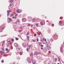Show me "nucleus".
<instances>
[{
  "label": "nucleus",
  "instance_id": "1",
  "mask_svg": "<svg viewBox=\"0 0 64 64\" xmlns=\"http://www.w3.org/2000/svg\"><path fill=\"white\" fill-rule=\"evenodd\" d=\"M52 37L54 38V39L56 40V39H57V38H58V36L56 34H55Z\"/></svg>",
  "mask_w": 64,
  "mask_h": 64
},
{
  "label": "nucleus",
  "instance_id": "2",
  "mask_svg": "<svg viewBox=\"0 0 64 64\" xmlns=\"http://www.w3.org/2000/svg\"><path fill=\"white\" fill-rule=\"evenodd\" d=\"M10 12H12V10H10L8 11V10L7 11V16H8H8L9 15H10Z\"/></svg>",
  "mask_w": 64,
  "mask_h": 64
},
{
  "label": "nucleus",
  "instance_id": "3",
  "mask_svg": "<svg viewBox=\"0 0 64 64\" xmlns=\"http://www.w3.org/2000/svg\"><path fill=\"white\" fill-rule=\"evenodd\" d=\"M60 51L62 53H63V46H62L60 47Z\"/></svg>",
  "mask_w": 64,
  "mask_h": 64
},
{
  "label": "nucleus",
  "instance_id": "4",
  "mask_svg": "<svg viewBox=\"0 0 64 64\" xmlns=\"http://www.w3.org/2000/svg\"><path fill=\"white\" fill-rule=\"evenodd\" d=\"M27 61L28 62H29L30 63H31V61L30 60V58L28 57L27 58Z\"/></svg>",
  "mask_w": 64,
  "mask_h": 64
},
{
  "label": "nucleus",
  "instance_id": "5",
  "mask_svg": "<svg viewBox=\"0 0 64 64\" xmlns=\"http://www.w3.org/2000/svg\"><path fill=\"white\" fill-rule=\"evenodd\" d=\"M27 61L28 62H29L30 63H31V61L30 60V58L28 57L27 58Z\"/></svg>",
  "mask_w": 64,
  "mask_h": 64
},
{
  "label": "nucleus",
  "instance_id": "6",
  "mask_svg": "<svg viewBox=\"0 0 64 64\" xmlns=\"http://www.w3.org/2000/svg\"><path fill=\"white\" fill-rule=\"evenodd\" d=\"M18 13H21L22 11V10H18L16 11Z\"/></svg>",
  "mask_w": 64,
  "mask_h": 64
},
{
  "label": "nucleus",
  "instance_id": "7",
  "mask_svg": "<svg viewBox=\"0 0 64 64\" xmlns=\"http://www.w3.org/2000/svg\"><path fill=\"white\" fill-rule=\"evenodd\" d=\"M5 29V27H2L0 29V32H2L3 31L2 29Z\"/></svg>",
  "mask_w": 64,
  "mask_h": 64
},
{
  "label": "nucleus",
  "instance_id": "8",
  "mask_svg": "<svg viewBox=\"0 0 64 64\" xmlns=\"http://www.w3.org/2000/svg\"><path fill=\"white\" fill-rule=\"evenodd\" d=\"M22 22H25L26 21V19L25 18H24L22 19Z\"/></svg>",
  "mask_w": 64,
  "mask_h": 64
},
{
  "label": "nucleus",
  "instance_id": "9",
  "mask_svg": "<svg viewBox=\"0 0 64 64\" xmlns=\"http://www.w3.org/2000/svg\"><path fill=\"white\" fill-rule=\"evenodd\" d=\"M13 27L14 29H16L17 28V27L16 25H14L13 26Z\"/></svg>",
  "mask_w": 64,
  "mask_h": 64
},
{
  "label": "nucleus",
  "instance_id": "10",
  "mask_svg": "<svg viewBox=\"0 0 64 64\" xmlns=\"http://www.w3.org/2000/svg\"><path fill=\"white\" fill-rule=\"evenodd\" d=\"M32 63L33 64H35L36 62L35 61H33V59H32Z\"/></svg>",
  "mask_w": 64,
  "mask_h": 64
},
{
  "label": "nucleus",
  "instance_id": "11",
  "mask_svg": "<svg viewBox=\"0 0 64 64\" xmlns=\"http://www.w3.org/2000/svg\"><path fill=\"white\" fill-rule=\"evenodd\" d=\"M22 45L25 48L26 47V44L25 43H23L22 44Z\"/></svg>",
  "mask_w": 64,
  "mask_h": 64
},
{
  "label": "nucleus",
  "instance_id": "12",
  "mask_svg": "<svg viewBox=\"0 0 64 64\" xmlns=\"http://www.w3.org/2000/svg\"><path fill=\"white\" fill-rule=\"evenodd\" d=\"M14 45L15 47H18V44H17L16 43L14 44Z\"/></svg>",
  "mask_w": 64,
  "mask_h": 64
},
{
  "label": "nucleus",
  "instance_id": "13",
  "mask_svg": "<svg viewBox=\"0 0 64 64\" xmlns=\"http://www.w3.org/2000/svg\"><path fill=\"white\" fill-rule=\"evenodd\" d=\"M38 54V52H35L34 53V55H37Z\"/></svg>",
  "mask_w": 64,
  "mask_h": 64
},
{
  "label": "nucleus",
  "instance_id": "14",
  "mask_svg": "<svg viewBox=\"0 0 64 64\" xmlns=\"http://www.w3.org/2000/svg\"><path fill=\"white\" fill-rule=\"evenodd\" d=\"M59 24H62L61 25V26H63V25H64V24H63V23H62V21H60L59 22Z\"/></svg>",
  "mask_w": 64,
  "mask_h": 64
},
{
  "label": "nucleus",
  "instance_id": "15",
  "mask_svg": "<svg viewBox=\"0 0 64 64\" xmlns=\"http://www.w3.org/2000/svg\"><path fill=\"white\" fill-rule=\"evenodd\" d=\"M10 46V43H9L7 45V47H9V46Z\"/></svg>",
  "mask_w": 64,
  "mask_h": 64
},
{
  "label": "nucleus",
  "instance_id": "16",
  "mask_svg": "<svg viewBox=\"0 0 64 64\" xmlns=\"http://www.w3.org/2000/svg\"><path fill=\"white\" fill-rule=\"evenodd\" d=\"M31 46L32 45H31L28 46V47L29 49H30L31 48Z\"/></svg>",
  "mask_w": 64,
  "mask_h": 64
},
{
  "label": "nucleus",
  "instance_id": "17",
  "mask_svg": "<svg viewBox=\"0 0 64 64\" xmlns=\"http://www.w3.org/2000/svg\"><path fill=\"white\" fill-rule=\"evenodd\" d=\"M27 38H28V41H29V40H30L29 39V36H27Z\"/></svg>",
  "mask_w": 64,
  "mask_h": 64
},
{
  "label": "nucleus",
  "instance_id": "18",
  "mask_svg": "<svg viewBox=\"0 0 64 64\" xmlns=\"http://www.w3.org/2000/svg\"><path fill=\"white\" fill-rule=\"evenodd\" d=\"M50 41L51 42H53L54 41V40H53V39L52 38H51L50 40Z\"/></svg>",
  "mask_w": 64,
  "mask_h": 64
},
{
  "label": "nucleus",
  "instance_id": "19",
  "mask_svg": "<svg viewBox=\"0 0 64 64\" xmlns=\"http://www.w3.org/2000/svg\"><path fill=\"white\" fill-rule=\"evenodd\" d=\"M58 59L57 58H55V62H56V61H57V60Z\"/></svg>",
  "mask_w": 64,
  "mask_h": 64
},
{
  "label": "nucleus",
  "instance_id": "20",
  "mask_svg": "<svg viewBox=\"0 0 64 64\" xmlns=\"http://www.w3.org/2000/svg\"><path fill=\"white\" fill-rule=\"evenodd\" d=\"M19 53H20V54L21 55H22V54H23V53H22V52H20Z\"/></svg>",
  "mask_w": 64,
  "mask_h": 64
},
{
  "label": "nucleus",
  "instance_id": "21",
  "mask_svg": "<svg viewBox=\"0 0 64 64\" xmlns=\"http://www.w3.org/2000/svg\"><path fill=\"white\" fill-rule=\"evenodd\" d=\"M26 27V26H22L20 27V28H24V27Z\"/></svg>",
  "mask_w": 64,
  "mask_h": 64
},
{
  "label": "nucleus",
  "instance_id": "22",
  "mask_svg": "<svg viewBox=\"0 0 64 64\" xmlns=\"http://www.w3.org/2000/svg\"><path fill=\"white\" fill-rule=\"evenodd\" d=\"M17 22H18V23L20 22V20H17Z\"/></svg>",
  "mask_w": 64,
  "mask_h": 64
},
{
  "label": "nucleus",
  "instance_id": "23",
  "mask_svg": "<svg viewBox=\"0 0 64 64\" xmlns=\"http://www.w3.org/2000/svg\"><path fill=\"white\" fill-rule=\"evenodd\" d=\"M30 33V32H27V34H26V35H28Z\"/></svg>",
  "mask_w": 64,
  "mask_h": 64
},
{
  "label": "nucleus",
  "instance_id": "24",
  "mask_svg": "<svg viewBox=\"0 0 64 64\" xmlns=\"http://www.w3.org/2000/svg\"><path fill=\"white\" fill-rule=\"evenodd\" d=\"M14 1V0H10V3H12Z\"/></svg>",
  "mask_w": 64,
  "mask_h": 64
},
{
  "label": "nucleus",
  "instance_id": "25",
  "mask_svg": "<svg viewBox=\"0 0 64 64\" xmlns=\"http://www.w3.org/2000/svg\"><path fill=\"white\" fill-rule=\"evenodd\" d=\"M44 50L45 51H47V48H44Z\"/></svg>",
  "mask_w": 64,
  "mask_h": 64
},
{
  "label": "nucleus",
  "instance_id": "26",
  "mask_svg": "<svg viewBox=\"0 0 64 64\" xmlns=\"http://www.w3.org/2000/svg\"><path fill=\"white\" fill-rule=\"evenodd\" d=\"M30 55L31 56H32L33 55V53H32L31 54H30Z\"/></svg>",
  "mask_w": 64,
  "mask_h": 64
},
{
  "label": "nucleus",
  "instance_id": "27",
  "mask_svg": "<svg viewBox=\"0 0 64 64\" xmlns=\"http://www.w3.org/2000/svg\"><path fill=\"white\" fill-rule=\"evenodd\" d=\"M14 14H11L10 15V16H14Z\"/></svg>",
  "mask_w": 64,
  "mask_h": 64
},
{
  "label": "nucleus",
  "instance_id": "28",
  "mask_svg": "<svg viewBox=\"0 0 64 64\" xmlns=\"http://www.w3.org/2000/svg\"><path fill=\"white\" fill-rule=\"evenodd\" d=\"M40 24L41 25H43V23H42V22H40Z\"/></svg>",
  "mask_w": 64,
  "mask_h": 64
},
{
  "label": "nucleus",
  "instance_id": "29",
  "mask_svg": "<svg viewBox=\"0 0 64 64\" xmlns=\"http://www.w3.org/2000/svg\"><path fill=\"white\" fill-rule=\"evenodd\" d=\"M39 44L40 45H41V44H42V42H39Z\"/></svg>",
  "mask_w": 64,
  "mask_h": 64
},
{
  "label": "nucleus",
  "instance_id": "30",
  "mask_svg": "<svg viewBox=\"0 0 64 64\" xmlns=\"http://www.w3.org/2000/svg\"><path fill=\"white\" fill-rule=\"evenodd\" d=\"M9 20L10 21H12V20H11V19L10 18H9Z\"/></svg>",
  "mask_w": 64,
  "mask_h": 64
},
{
  "label": "nucleus",
  "instance_id": "31",
  "mask_svg": "<svg viewBox=\"0 0 64 64\" xmlns=\"http://www.w3.org/2000/svg\"><path fill=\"white\" fill-rule=\"evenodd\" d=\"M2 43L3 44H4L5 43V41H3L2 42Z\"/></svg>",
  "mask_w": 64,
  "mask_h": 64
},
{
  "label": "nucleus",
  "instance_id": "32",
  "mask_svg": "<svg viewBox=\"0 0 64 64\" xmlns=\"http://www.w3.org/2000/svg\"><path fill=\"white\" fill-rule=\"evenodd\" d=\"M46 46L47 48H48V47H49V45H48V44H47Z\"/></svg>",
  "mask_w": 64,
  "mask_h": 64
},
{
  "label": "nucleus",
  "instance_id": "33",
  "mask_svg": "<svg viewBox=\"0 0 64 64\" xmlns=\"http://www.w3.org/2000/svg\"><path fill=\"white\" fill-rule=\"evenodd\" d=\"M32 21L33 22H34L35 21V19H33L32 20Z\"/></svg>",
  "mask_w": 64,
  "mask_h": 64
},
{
  "label": "nucleus",
  "instance_id": "34",
  "mask_svg": "<svg viewBox=\"0 0 64 64\" xmlns=\"http://www.w3.org/2000/svg\"><path fill=\"white\" fill-rule=\"evenodd\" d=\"M36 36H37V35H36V34H34V36H35V37H36Z\"/></svg>",
  "mask_w": 64,
  "mask_h": 64
},
{
  "label": "nucleus",
  "instance_id": "35",
  "mask_svg": "<svg viewBox=\"0 0 64 64\" xmlns=\"http://www.w3.org/2000/svg\"><path fill=\"white\" fill-rule=\"evenodd\" d=\"M2 51H4V48H2Z\"/></svg>",
  "mask_w": 64,
  "mask_h": 64
},
{
  "label": "nucleus",
  "instance_id": "36",
  "mask_svg": "<svg viewBox=\"0 0 64 64\" xmlns=\"http://www.w3.org/2000/svg\"><path fill=\"white\" fill-rule=\"evenodd\" d=\"M12 5H13V4H10V6H12Z\"/></svg>",
  "mask_w": 64,
  "mask_h": 64
},
{
  "label": "nucleus",
  "instance_id": "37",
  "mask_svg": "<svg viewBox=\"0 0 64 64\" xmlns=\"http://www.w3.org/2000/svg\"><path fill=\"white\" fill-rule=\"evenodd\" d=\"M40 49L41 50H42L44 49V48H43L42 47H41Z\"/></svg>",
  "mask_w": 64,
  "mask_h": 64
},
{
  "label": "nucleus",
  "instance_id": "38",
  "mask_svg": "<svg viewBox=\"0 0 64 64\" xmlns=\"http://www.w3.org/2000/svg\"><path fill=\"white\" fill-rule=\"evenodd\" d=\"M1 62L2 63H4V60H2L1 61Z\"/></svg>",
  "mask_w": 64,
  "mask_h": 64
},
{
  "label": "nucleus",
  "instance_id": "39",
  "mask_svg": "<svg viewBox=\"0 0 64 64\" xmlns=\"http://www.w3.org/2000/svg\"><path fill=\"white\" fill-rule=\"evenodd\" d=\"M36 26H37V27H38V24H36Z\"/></svg>",
  "mask_w": 64,
  "mask_h": 64
},
{
  "label": "nucleus",
  "instance_id": "40",
  "mask_svg": "<svg viewBox=\"0 0 64 64\" xmlns=\"http://www.w3.org/2000/svg\"><path fill=\"white\" fill-rule=\"evenodd\" d=\"M16 40H18V38H16Z\"/></svg>",
  "mask_w": 64,
  "mask_h": 64
},
{
  "label": "nucleus",
  "instance_id": "41",
  "mask_svg": "<svg viewBox=\"0 0 64 64\" xmlns=\"http://www.w3.org/2000/svg\"><path fill=\"white\" fill-rule=\"evenodd\" d=\"M14 14H15V16H18V14H16L15 13Z\"/></svg>",
  "mask_w": 64,
  "mask_h": 64
},
{
  "label": "nucleus",
  "instance_id": "42",
  "mask_svg": "<svg viewBox=\"0 0 64 64\" xmlns=\"http://www.w3.org/2000/svg\"><path fill=\"white\" fill-rule=\"evenodd\" d=\"M40 34H41V32H40V33H39L38 34V35H40Z\"/></svg>",
  "mask_w": 64,
  "mask_h": 64
},
{
  "label": "nucleus",
  "instance_id": "43",
  "mask_svg": "<svg viewBox=\"0 0 64 64\" xmlns=\"http://www.w3.org/2000/svg\"><path fill=\"white\" fill-rule=\"evenodd\" d=\"M32 41L33 42H36V40H32Z\"/></svg>",
  "mask_w": 64,
  "mask_h": 64
},
{
  "label": "nucleus",
  "instance_id": "44",
  "mask_svg": "<svg viewBox=\"0 0 64 64\" xmlns=\"http://www.w3.org/2000/svg\"><path fill=\"white\" fill-rule=\"evenodd\" d=\"M26 50H27V51H29V48H27L26 49Z\"/></svg>",
  "mask_w": 64,
  "mask_h": 64
},
{
  "label": "nucleus",
  "instance_id": "45",
  "mask_svg": "<svg viewBox=\"0 0 64 64\" xmlns=\"http://www.w3.org/2000/svg\"><path fill=\"white\" fill-rule=\"evenodd\" d=\"M11 40H12V41H14V39H13V38Z\"/></svg>",
  "mask_w": 64,
  "mask_h": 64
},
{
  "label": "nucleus",
  "instance_id": "46",
  "mask_svg": "<svg viewBox=\"0 0 64 64\" xmlns=\"http://www.w3.org/2000/svg\"><path fill=\"white\" fill-rule=\"evenodd\" d=\"M40 46H41V47H43L44 46H43V45L42 44V45H40Z\"/></svg>",
  "mask_w": 64,
  "mask_h": 64
},
{
  "label": "nucleus",
  "instance_id": "47",
  "mask_svg": "<svg viewBox=\"0 0 64 64\" xmlns=\"http://www.w3.org/2000/svg\"><path fill=\"white\" fill-rule=\"evenodd\" d=\"M9 51H10V50H8V51H7L8 52H9Z\"/></svg>",
  "mask_w": 64,
  "mask_h": 64
},
{
  "label": "nucleus",
  "instance_id": "48",
  "mask_svg": "<svg viewBox=\"0 0 64 64\" xmlns=\"http://www.w3.org/2000/svg\"><path fill=\"white\" fill-rule=\"evenodd\" d=\"M8 48H6V51H8Z\"/></svg>",
  "mask_w": 64,
  "mask_h": 64
},
{
  "label": "nucleus",
  "instance_id": "49",
  "mask_svg": "<svg viewBox=\"0 0 64 64\" xmlns=\"http://www.w3.org/2000/svg\"><path fill=\"white\" fill-rule=\"evenodd\" d=\"M31 25V24H29L28 25V26H29Z\"/></svg>",
  "mask_w": 64,
  "mask_h": 64
},
{
  "label": "nucleus",
  "instance_id": "50",
  "mask_svg": "<svg viewBox=\"0 0 64 64\" xmlns=\"http://www.w3.org/2000/svg\"><path fill=\"white\" fill-rule=\"evenodd\" d=\"M10 22H11V21H8V23H10Z\"/></svg>",
  "mask_w": 64,
  "mask_h": 64
},
{
  "label": "nucleus",
  "instance_id": "51",
  "mask_svg": "<svg viewBox=\"0 0 64 64\" xmlns=\"http://www.w3.org/2000/svg\"><path fill=\"white\" fill-rule=\"evenodd\" d=\"M21 31H22V30H19V32H21Z\"/></svg>",
  "mask_w": 64,
  "mask_h": 64
},
{
  "label": "nucleus",
  "instance_id": "52",
  "mask_svg": "<svg viewBox=\"0 0 64 64\" xmlns=\"http://www.w3.org/2000/svg\"><path fill=\"white\" fill-rule=\"evenodd\" d=\"M37 41H39V39H38V38H37Z\"/></svg>",
  "mask_w": 64,
  "mask_h": 64
},
{
  "label": "nucleus",
  "instance_id": "53",
  "mask_svg": "<svg viewBox=\"0 0 64 64\" xmlns=\"http://www.w3.org/2000/svg\"><path fill=\"white\" fill-rule=\"evenodd\" d=\"M18 50H20V48H18Z\"/></svg>",
  "mask_w": 64,
  "mask_h": 64
},
{
  "label": "nucleus",
  "instance_id": "54",
  "mask_svg": "<svg viewBox=\"0 0 64 64\" xmlns=\"http://www.w3.org/2000/svg\"><path fill=\"white\" fill-rule=\"evenodd\" d=\"M15 17V16H13L12 18V19H13V18H14Z\"/></svg>",
  "mask_w": 64,
  "mask_h": 64
},
{
  "label": "nucleus",
  "instance_id": "55",
  "mask_svg": "<svg viewBox=\"0 0 64 64\" xmlns=\"http://www.w3.org/2000/svg\"><path fill=\"white\" fill-rule=\"evenodd\" d=\"M48 53H51V52H50V51H49Z\"/></svg>",
  "mask_w": 64,
  "mask_h": 64
},
{
  "label": "nucleus",
  "instance_id": "56",
  "mask_svg": "<svg viewBox=\"0 0 64 64\" xmlns=\"http://www.w3.org/2000/svg\"><path fill=\"white\" fill-rule=\"evenodd\" d=\"M2 51H0V53H2Z\"/></svg>",
  "mask_w": 64,
  "mask_h": 64
},
{
  "label": "nucleus",
  "instance_id": "57",
  "mask_svg": "<svg viewBox=\"0 0 64 64\" xmlns=\"http://www.w3.org/2000/svg\"><path fill=\"white\" fill-rule=\"evenodd\" d=\"M44 40L45 41H46V39H45Z\"/></svg>",
  "mask_w": 64,
  "mask_h": 64
},
{
  "label": "nucleus",
  "instance_id": "58",
  "mask_svg": "<svg viewBox=\"0 0 64 64\" xmlns=\"http://www.w3.org/2000/svg\"><path fill=\"white\" fill-rule=\"evenodd\" d=\"M58 58L60 60V58H59V57H58Z\"/></svg>",
  "mask_w": 64,
  "mask_h": 64
},
{
  "label": "nucleus",
  "instance_id": "59",
  "mask_svg": "<svg viewBox=\"0 0 64 64\" xmlns=\"http://www.w3.org/2000/svg\"><path fill=\"white\" fill-rule=\"evenodd\" d=\"M52 26H54V24H52Z\"/></svg>",
  "mask_w": 64,
  "mask_h": 64
},
{
  "label": "nucleus",
  "instance_id": "60",
  "mask_svg": "<svg viewBox=\"0 0 64 64\" xmlns=\"http://www.w3.org/2000/svg\"><path fill=\"white\" fill-rule=\"evenodd\" d=\"M5 54H3V56H5Z\"/></svg>",
  "mask_w": 64,
  "mask_h": 64
},
{
  "label": "nucleus",
  "instance_id": "61",
  "mask_svg": "<svg viewBox=\"0 0 64 64\" xmlns=\"http://www.w3.org/2000/svg\"><path fill=\"white\" fill-rule=\"evenodd\" d=\"M2 53H4V52H2Z\"/></svg>",
  "mask_w": 64,
  "mask_h": 64
},
{
  "label": "nucleus",
  "instance_id": "62",
  "mask_svg": "<svg viewBox=\"0 0 64 64\" xmlns=\"http://www.w3.org/2000/svg\"><path fill=\"white\" fill-rule=\"evenodd\" d=\"M1 36L2 37H3V36Z\"/></svg>",
  "mask_w": 64,
  "mask_h": 64
},
{
  "label": "nucleus",
  "instance_id": "63",
  "mask_svg": "<svg viewBox=\"0 0 64 64\" xmlns=\"http://www.w3.org/2000/svg\"><path fill=\"white\" fill-rule=\"evenodd\" d=\"M50 48H51V47L50 46Z\"/></svg>",
  "mask_w": 64,
  "mask_h": 64
},
{
  "label": "nucleus",
  "instance_id": "64",
  "mask_svg": "<svg viewBox=\"0 0 64 64\" xmlns=\"http://www.w3.org/2000/svg\"><path fill=\"white\" fill-rule=\"evenodd\" d=\"M32 27H33V25H31Z\"/></svg>",
  "mask_w": 64,
  "mask_h": 64
}]
</instances>
